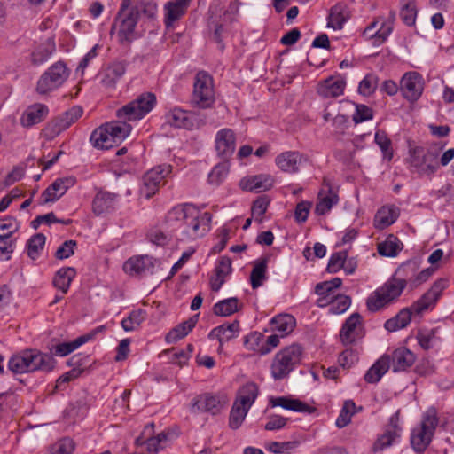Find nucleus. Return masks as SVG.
I'll use <instances>...</instances> for the list:
<instances>
[{"label": "nucleus", "mask_w": 454, "mask_h": 454, "mask_svg": "<svg viewBox=\"0 0 454 454\" xmlns=\"http://www.w3.org/2000/svg\"><path fill=\"white\" fill-rule=\"evenodd\" d=\"M447 286L448 283L445 279L435 281L432 287L410 308L401 309L397 315L387 320L384 324L385 329L388 332H395L405 328L410 324L412 314H420L431 309Z\"/></svg>", "instance_id": "f257e3e1"}, {"label": "nucleus", "mask_w": 454, "mask_h": 454, "mask_svg": "<svg viewBox=\"0 0 454 454\" xmlns=\"http://www.w3.org/2000/svg\"><path fill=\"white\" fill-rule=\"evenodd\" d=\"M168 218L182 222L187 236L197 239L208 231L212 215L207 212L201 213L192 205H184L175 207L168 213Z\"/></svg>", "instance_id": "f03ea898"}, {"label": "nucleus", "mask_w": 454, "mask_h": 454, "mask_svg": "<svg viewBox=\"0 0 454 454\" xmlns=\"http://www.w3.org/2000/svg\"><path fill=\"white\" fill-rule=\"evenodd\" d=\"M55 359L49 354L36 349H27L13 355L9 360V369L14 373L32 372L37 370L51 372L55 367Z\"/></svg>", "instance_id": "7ed1b4c3"}, {"label": "nucleus", "mask_w": 454, "mask_h": 454, "mask_svg": "<svg viewBox=\"0 0 454 454\" xmlns=\"http://www.w3.org/2000/svg\"><path fill=\"white\" fill-rule=\"evenodd\" d=\"M439 425L437 411L429 407L421 416L420 422L411 432V444L416 452H423L431 443Z\"/></svg>", "instance_id": "20e7f679"}, {"label": "nucleus", "mask_w": 454, "mask_h": 454, "mask_svg": "<svg viewBox=\"0 0 454 454\" xmlns=\"http://www.w3.org/2000/svg\"><path fill=\"white\" fill-rule=\"evenodd\" d=\"M442 145L429 148L416 146L410 149V162L414 172L421 176H432L439 168L438 158L442 150Z\"/></svg>", "instance_id": "39448f33"}, {"label": "nucleus", "mask_w": 454, "mask_h": 454, "mask_svg": "<svg viewBox=\"0 0 454 454\" xmlns=\"http://www.w3.org/2000/svg\"><path fill=\"white\" fill-rule=\"evenodd\" d=\"M303 350L301 346L293 344L278 351L272 361L270 372L278 380L286 378L296 365L301 364Z\"/></svg>", "instance_id": "423d86ee"}, {"label": "nucleus", "mask_w": 454, "mask_h": 454, "mask_svg": "<svg viewBox=\"0 0 454 454\" xmlns=\"http://www.w3.org/2000/svg\"><path fill=\"white\" fill-rule=\"evenodd\" d=\"M404 278H392L371 295V313L385 309L395 302L406 287Z\"/></svg>", "instance_id": "0eeeda50"}, {"label": "nucleus", "mask_w": 454, "mask_h": 454, "mask_svg": "<svg viewBox=\"0 0 454 454\" xmlns=\"http://www.w3.org/2000/svg\"><path fill=\"white\" fill-rule=\"evenodd\" d=\"M404 278H392L371 295V313L385 309L395 302L406 287Z\"/></svg>", "instance_id": "6e6552de"}, {"label": "nucleus", "mask_w": 454, "mask_h": 454, "mask_svg": "<svg viewBox=\"0 0 454 454\" xmlns=\"http://www.w3.org/2000/svg\"><path fill=\"white\" fill-rule=\"evenodd\" d=\"M154 94L143 93L135 100L128 103L116 112L117 117L125 121H134L144 118L155 106Z\"/></svg>", "instance_id": "1a4fd4ad"}, {"label": "nucleus", "mask_w": 454, "mask_h": 454, "mask_svg": "<svg viewBox=\"0 0 454 454\" xmlns=\"http://www.w3.org/2000/svg\"><path fill=\"white\" fill-rule=\"evenodd\" d=\"M191 103L201 109L210 108L215 103L213 78L205 71H200L195 76Z\"/></svg>", "instance_id": "9d476101"}, {"label": "nucleus", "mask_w": 454, "mask_h": 454, "mask_svg": "<svg viewBox=\"0 0 454 454\" xmlns=\"http://www.w3.org/2000/svg\"><path fill=\"white\" fill-rule=\"evenodd\" d=\"M69 76V71L62 61L51 66L39 78L36 92L45 95L61 86Z\"/></svg>", "instance_id": "9b49d317"}, {"label": "nucleus", "mask_w": 454, "mask_h": 454, "mask_svg": "<svg viewBox=\"0 0 454 454\" xmlns=\"http://www.w3.org/2000/svg\"><path fill=\"white\" fill-rule=\"evenodd\" d=\"M166 121L171 127L192 130L205 125L204 117L194 111L174 108L166 114Z\"/></svg>", "instance_id": "f8f14e48"}, {"label": "nucleus", "mask_w": 454, "mask_h": 454, "mask_svg": "<svg viewBox=\"0 0 454 454\" xmlns=\"http://www.w3.org/2000/svg\"><path fill=\"white\" fill-rule=\"evenodd\" d=\"M365 328L359 313L351 314L343 323L339 337L340 342L345 345L355 344L365 336Z\"/></svg>", "instance_id": "ddd939ff"}, {"label": "nucleus", "mask_w": 454, "mask_h": 454, "mask_svg": "<svg viewBox=\"0 0 454 454\" xmlns=\"http://www.w3.org/2000/svg\"><path fill=\"white\" fill-rule=\"evenodd\" d=\"M170 165H160L147 171L143 177V185L140 193L150 199L159 190L165 177L171 173Z\"/></svg>", "instance_id": "4468645a"}, {"label": "nucleus", "mask_w": 454, "mask_h": 454, "mask_svg": "<svg viewBox=\"0 0 454 454\" xmlns=\"http://www.w3.org/2000/svg\"><path fill=\"white\" fill-rule=\"evenodd\" d=\"M82 108L80 106L71 107L48 123L44 129L45 137L49 139L54 138L74 123L82 116Z\"/></svg>", "instance_id": "2eb2a0df"}, {"label": "nucleus", "mask_w": 454, "mask_h": 454, "mask_svg": "<svg viewBox=\"0 0 454 454\" xmlns=\"http://www.w3.org/2000/svg\"><path fill=\"white\" fill-rule=\"evenodd\" d=\"M154 424L151 423L146 426L142 433V435L136 439L137 446L146 445V451L148 454H155L160 450L164 449L168 442V434L161 432L157 436H151L153 432Z\"/></svg>", "instance_id": "dca6fc26"}, {"label": "nucleus", "mask_w": 454, "mask_h": 454, "mask_svg": "<svg viewBox=\"0 0 454 454\" xmlns=\"http://www.w3.org/2000/svg\"><path fill=\"white\" fill-rule=\"evenodd\" d=\"M402 427L399 426L398 417L395 414L390 419L389 425L385 432L377 438L375 441L372 450L373 452H380L390 447L400 438Z\"/></svg>", "instance_id": "f3484780"}, {"label": "nucleus", "mask_w": 454, "mask_h": 454, "mask_svg": "<svg viewBox=\"0 0 454 454\" xmlns=\"http://www.w3.org/2000/svg\"><path fill=\"white\" fill-rule=\"evenodd\" d=\"M278 334L270 335L264 341V336L259 333H253L245 339V346L247 349L257 352L260 355H266L279 343Z\"/></svg>", "instance_id": "a211bd4d"}, {"label": "nucleus", "mask_w": 454, "mask_h": 454, "mask_svg": "<svg viewBox=\"0 0 454 454\" xmlns=\"http://www.w3.org/2000/svg\"><path fill=\"white\" fill-rule=\"evenodd\" d=\"M401 90L405 98L416 101L424 90L422 76L416 73H406L401 80Z\"/></svg>", "instance_id": "6ab92c4d"}, {"label": "nucleus", "mask_w": 454, "mask_h": 454, "mask_svg": "<svg viewBox=\"0 0 454 454\" xmlns=\"http://www.w3.org/2000/svg\"><path fill=\"white\" fill-rule=\"evenodd\" d=\"M74 184V178L62 177L56 179L41 195L40 204L44 205L58 200Z\"/></svg>", "instance_id": "aec40b11"}, {"label": "nucleus", "mask_w": 454, "mask_h": 454, "mask_svg": "<svg viewBox=\"0 0 454 454\" xmlns=\"http://www.w3.org/2000/svg\"><path fill=\"white\" fill-rule=\"evenodd\" d=\"M222 407L220 400L209 394L197 395L191 403V411L192 413L209 412L215 415L220 412Z\"/></svg>", "instance_id": "412c9836"}, {"label": "nucleus", "mask_w": 454, "mask_h": 454, "mask_svg": "<svg viewBox=\"0 0 454 454\" xmlns=\"http://www.w3.org/2000/svg\"><path fill=\"white\" fill-rule=\"evenodd\" d=\"M192 0H171L164 4V23L168 28L178 21L186 12Z\"/></svg>", "instance_id": "4be33fe9"}, {"label": "nucleus", "mask_w": 454, "mask_h": 454, "mask_svg": "<svg viewBox=\"0 0 454 454\" xmlns=\"http://www.w3.org/2000/svg\"><path fill=\"white\" fill-rule=\"evenodd\" d=\"M346 81L340 75L330 76L317 86V92L324 98H337L343 94Z\"/></svg>", "instance_id": "5701e85b"}, {"label": "nucleus", "mask_w": 454, "mask_h": 454, "mask_svg": "<svg viewBox=\"0 0 454 454\" xmlns=\"http://www.w3.org/2000/svg\"><path fill=\"white\" fill-rule=\"evenodd\" d=\"M215 150L217 153L228 158L235 151V134L231 129H223L215 136Z\"/></svg>", "instance_id": "b1692460"}, {"label": "nucleus", "mask_w": 454, "mask_h": 454, "mask_svg": "<svg viewBox=\"0 0 454 454\" xmlns=\"http://www.w3.org/2000/svg\"><path fill=\"white\" fill-rule=\"evenodd\" d=\"M49 113L47 106L40 103L27 107L20 118V123L25 128H30L43 121Z\"/></svg>", "instance_id": "393cba45"}, {"label": "nucleus", "mask_w": 454, "mask_h": 454, "mask_svg": "<svg viewBox=\"0 0 454 454\" xmlns=\"http://www.w3.org/2000/svg\"><path fill=\"white\" fill-rule=\"evenodd\" d=\"M55 50V42L52 38L37 43L30 54L31 64L34 66L43 64L51 57Z\"/></svg>", "instance_id": "a878e982"}, {"label": "nucleus", "mask_w": 454, "mask_h": 454, "mask_svg": "<svg viewBox=\"0 0 454 454\" xmlns=\"http://www.w3.org/2000/svg\"><path fill=\"white\" fill-rule=\"evenodd\" d=\"M399 208L394 205L382 206L375 214L374 227L379 230H384L392 225L399 217Z\"/></svg>", "instance_id": "bb28decb"}, {"label": "nucleus", "mask_w": 454, "mask_h": 454, "mask_svg": "<svg viewBox=\"0 0 454 454\" xmlns=\"http://www.w3.org/2000/svg\"><path fill=\"white\" fill-rule=\"evenodd\" d=\"M273 180L269 175H258L245 177L240 180L239 186L244 191L261 192L269 190Z\"/></svg>", "instance_id": "cd10ccee"}, {"label": "nucleus", "mask_w": 454, "mask_h": 454, "mask_svg": "<svg viewBox=\"0 0 454 454\" xmlns=\"http://www.w3.org/2000/svg\"><path fill=\"white\" fill-rule=\"evenodd\" d=\"M391 360L394 372L405 371L414 364L416 356L407 348L400 347L394 350Z\"/></svg>", "instance_id": "c85d7f7f"}, {"label": "nucleus", "mask_w": 454, "mask_h": 454, "mask_svg": "<svg viewBox=\"0 0 454 454\" xmlns=\"http://www.w3.org/2000/svg\"><path fill=\"white\" fill-rule=\"evenodd\" d=\"M302 156L298 152H285L277 156L275 162L284 172L295 173L299 170Z\"/></svg>", "instance_id": "c756f323"}, {"label": "nucleus", "mask_w": 454, "mask_h": 454, "mask_svg": "<svg viewBox=\"0 0 454 454\" xmlns=\"http://www.w3.org/2000/svg\"><path fill=\"white\" fill-rule=\"evenodd\" d=\"M125 72L126 63L124 61H115L104 70L101 83L106 88H113Z\"/></svg>", "instance_id": "7c9ffc66"}, {"label": "nucleus", "mask_w": 454, "mask_h": 454, "mask_svg": "<svg viewBox=\"0 0 454 454\" xmlns=\"http://www.w3.org/2000/svg\"><path fill=\"white\" fill-rule=\"evenodd\" d=\"M231 260L226 256L222 257L215 267V276L210 279L211 289L217 292L225 282V278L231 274Z\"/></svg>", "instance_id": "2f4dec72"}, {"label": "nucleus", "mask_w": 454, "mask_h": 454, "mask_svg": "<svg viewBox=\"0 0 454 454\" xmlns=\"http://www.w3.org/2000/svg\"><path fill=\"white\" fill-rule=\"evenodd\" d=\"M239 331V323L234 321L228 325H222L214 328L208 334L210 339H216L220 342V348L224 341L235 338Z\"/></svg>", "instance_id": "473e14b6"}, {"label": "nucleus", "mask_w": 454, "mask_h": 454, "mask_svg": "<svg viewBox=\"0 0 454 454\" xmlns=\"http://www.w3.org/2000/svg\"><path fill=\"white\" fill-rule=\"evenodd\" d=\"M348 18L349 12L347 5L343 4H337L330 10L327 27H332L334 30H340Z\"/></svg>", "instance_id": "72a5a7b5"}, {"label": "nucleus", "mask_w": 454, "mask_h": 454, "mask_svg": "<svg viewBox=\"0 0 454 454\" xmlns=\"http://www.w3.org/2000/svg\"><path fill=\"white\" fill-rule=\"evenodd\" d=\"M439 333L440 329L438 327L421 330L417 333L416 339L424 350H428L437 348L441 344L442 338Z\"/></svg>", "instance_id": "f704fd0d"}, {"label": "nucleus", "mask_w": 454, "mask_h": 454, "mask_svg": "<svg viewBox=\"0 0 454 454\" xmlns=\"http://www.w3.org/2000/svg\"><path fill=\"white\" fill-rule=\"evenodd\" d=\"M403 243L393 234L388 235L385 240L377 245L378 254L384 257H395L403 249Z\"/></svg>", "instance_id": "c9c22d12"}, {"label": "nucleus", "mask_w": 454, "mask_h": 454, "mask_svg": "<svg viewBox=\"0 0 454 454\" xmlns=\"http://www.w3.org/2000/svg\"><path fill=\"white\" fill-rule=\"evenodd\" d=\"M153 268V263L149 256H137L129 259L123 265L126 273L131 276L140 275Z\"/></svg>", "instance_id": "e433bc0d"}, {"label": "nucleus", "mask_w": 454, "mask_h": 454, "mask_svg": "<svg viewBox=\"0 0 454 454\" xmlns=\"http://www.w3.org/2000/svg\"><path fill=\"white\" fill-rule=\"evenodd\" d=\"M272 406H280L284 409L304 413H312L315 408L308 405L307 403L298 400L291 399L288 397H277L270 399Z\"/></svg>", "instance_id": "4c0bfd02"}, {"label": "nucleus", "mask_w": 454, "mask_h": 454, "mask_svg": "<svg viewBox=\"0 0 454 454\" xmlns=\"http://www.w3.org/2000/svg\"><path fill=\"white\" fill-rule=\"evenodd\" d=\"M372 30H376V32L371 35V43L380 45L393 30V22L390 20H376L371 23V31Z\"/></svg>", "instance_id": "58836bf2"}, {"label": "nucleus", "mask_w": 454, "mask_h": 454, "mask_svg": "<svg viewBox=\"0 0 454 454\" xmlns=\"http://www.w3.org/2000/svg\"><path fill=\"white\" fill-rule=\"evenodd\" d=\"M337 202L338 196L332 192L331 187L327 184L326 190L324 188L319 192L318 202L316 205L315 212L319 215H323Z\"/></svg>", "instance_id": "ea45409f"}, {"label": "nucleus", "mask_w": 454, "mask_h": 454, "mask_svg": "<svg viewBox=\"0 0 454 454\" xmlns=\"http://www.w3.org/2000/svg\"><path fill=\"white\" fill-rule=\"evenodd\" d=\"M115 195L107 192H98L93 200V212L100 215L114 207Z\"/></svg>", "instance_id": "a19ab883"}, {"label": "nucleus", "mask_w": 454, "mask_h": 454, "mask_svg": "<svg viewBox=\"0 0 454 454\" xmlns=\"http://www.w3.org/2000/svg\"><path fill=\"white\" fill-rule=\"evenodd\" d=\"M271 329L278 332L281 337L293 332L295 319L288 314L278 315L270 320Z\"/></svg>", "instance_id": "79ce46f5"}, {"label": "nucleus", "mask_w": 454, "mask_h": 454, "mask_svg": "<svg viewBox=\"0 0 454 454\" xmlns=\"http://www.w3.org/2000/svg\"><path fill=\"white\" fill-rule=\"evenodd\" d=\"M197 316L190 317L188 320L179 324L173 328L166 336L168 342H176L185 337L195 326L197 323Z\"/></svg>", "instance_id": "37998d69"}, {"label": "nucleus", "mask_w": 454, "mask_h": 454, "mask_svg": "<svg viewBox=\"0 0 454 454\" xmlns=\"http://www.w3.org/2000/svg\"><path fill=\"white\" fill-rule=\"evenodd\" d=\"M123 17L121 24L119 34L122 37L121 40L129 41L130 35L133 34L136 25L137 23V17L135 12L128 10L124 12V15H119Z\"/></svg>", "instance_id": "c03bdc74"}, {"label": "nucleus", "mask_w": 454, "mask_h": 454, "mask_svg": "<svg viewBox=\"0 0 454 454\" xmlns=\"http://www.w3.org/2000/svg\"><path fill=\"white\" fill-rule=\"evenodd\" d=\"M90 141L95 147L100 149H108L113 147L114 145L106 124L100 126L98 129L92 132L90 136Z\"/></svg>", "instance_id": "a18cd8bd"}, {"label": "nucleus", "mask_w": 454, "mask_h": 454, "mask_svg": "<svg viewBox=\"0 0 454 454\" xmlns=\"http://www.w3.org/2000/svg\"><path fill=\"white\" fill-rule=\"evenodd\" d=\"M258 393L259 389L256 384L253 382L247 383L240 388L239 392V396L235 401L246 406V408L250 409V407L255 401Z\"/></svg>", "instance_id": "49530a36"}, {"label": "nucleus", "mask_w": 454, "mask_h": 454, "mask_svg": "<svg viewBox=\"0 0 454 454\" xmlns=\"http://www.w3.org/2000/svg\"><path fill=\"white\" fill-rule=\"evenodd\" d=\"M74 277L75 270L74 268H62L57 271L53 279V284L55 287L61 290L63 293H67Z\"/></svg>", "instance_id": "de8ad7c7"}, {"label": "nucleus", "mask_w": 454, "mask_h": 454, "mask_svg": "<svg viewBox=\"0 0 454 454\" xmlns=\"http://www.w3.org/2000/svg\"><path fill=\"white\" fill-rule=\"evenodd\" d=\"M362 407H356L352 400H347L344 402L340 412L336 419L335 425L339 428H343L348 426L351 421V417L360 411Z\"/></svg>", "instance_id": "09e8293b"}, {"label": "nucleus", "mask_w": 454, "mask_h": 454, "mask_svg": "<svg viewBox=\"0 0 454 454\" xmlns=\"http://www.w3.org/2000/svg\"><path fill=\"white\" fill-rule=\"evenodd\" d=\"M267 262L268 259L266 257L254 262L250 275V282L254 289L260 287L266 279Z\"/></svg>", "instance_id": "8fccbe9b"}, {"label": "nucleus", "mask_w": 454, "mask_h": 454, "mask_svg": "<svg viewBox=\"0 0 454 454\" xmlns=\"http://www.w3.org/2000/svg\"><path fill=\"white\" fill-rule=\"evenodd\" d=\"M239 310V300L235 297L218 301L214 305L213 311L215 315L228 317Z\"/></svg>", "instance_id": "3c124183"}, {"label": "nucleus", "mask_w": 454, "mask_h": 454, "mask_svg": "<svg viewBox=\"0 0 454 454\" xmlns=\"http://www.w3.org/2000/svg\"><path fill=\"white\" fill-rule=\"evenodd\" d=\"M114 144L122 141L130 132V125L125 121L106 124Z\"/></svg>", "instance_id": "603ef678"}, {"label": "nucleus", "mask_w": 454, "mask_h": 454, "mask_svg": "<svg viewBox=\"0 0 454 454\" xmlns=\"http://www.w3.org/2000/svg\"><path fill=\"white\" fill-rule=\"evenodd\" d=\"M249 408L234 402L229 418V426L231 429H238L243 423Z\"/></svg>", "instance_id": "864d4df0"}, {"label": "nucleus", "mask_w": 454, "mask_h": 454, "mask_svg": "<svg viewBox=\"0 0 454 454\" xmlns=\"http://www.w3.org/2000/svg\"><path fill=\"white\" fill-rule=\"evenodd\" d=\"M390 368V356L383 355L371 366V383L378 382Z\"/></svg>", "instance_id": "5fc2aeb1"}, {"label": "nucleus", "mask_w": 454, "mask_h": 454, "mask_svg": "<svg viewBox=\"0 0 454 454\" xmlns=\"http://www.w3.org/2000/svg\"><path fill=\"white\" fill-rule=\"evenodd\" d=\"M400 17L407 26H413L417 17V7L414 0H401Z\"/></svg>", "instance_id": "6e6d98bb"}, {"label": "nucleus", "mask_w": 454, "mask_h": 454, "mask_svg": "<svg viewBox=\"0 0 454 454\" xmlns=\"http://www.w3.org/2000/svg\"><path fill=\"white\" fill-rule=\"evenodd\" d=\"M90 339V335L80 336L74 341L56 345L53 348V352L56 356H65L73 352L74 350H75L77 348H79L81 345L84 344Z\"/></svg>", "instance_id": "4d7b16f0"}, {"label": "nucleus", "mask_w": 454, "mask_h": 454, "mask_svg": "<svg viewBox=\"0 0 454 454\" xmlns=\"http://www.w3.org/2000/svg\"><path fill=\"white\" fill-rule=\"evenodd\" d=\"M45 241L46 238L42 233H36L28 239L27 244V255L32 260L39 257L41 251L44 247Z\"/></svg>", "instance_id": "13d9d810"}, {"label": "nucleus", "mask_w": 454, "mask_h": 454, "mask_svg": "<svg viewBox=\"0 0 454 454\" xmlns=\"http://www.w3.org/2000/svg\"><path fill=\"white\" fill-rule=\"evenodd\" d=\"M145 319V311L139 309L133 310L127 318L121 321V326L126 332L136 330Z\"/></svg>", "instance_id": "bf43d9fd"}, {"label": "nucleus", "mask_w": 454, "mask_h": 454, "mask_svg": "<svg viewBox=\"0 0 454 454\" xmlns=\"http://www.w3.org/2000/svg\"><path fill=\"white\" fill-rule=\"evenodd\" d=\"M351 305V298L346 294H339L331 299V307L329 312L334 315H340L348 309Z\"/></svg>", "instance_id": "052dcab7"}, {"label": "nucleus", "mask_w": 454, "mask_h": 454, "mask_svg": "<svg viewBox=\"0 0 454 454\" xmlns=\"http://www.w3.org/2000/svg\"><path fill=\"white\" fill-rule=\"evenodd\" d=\"M374 142L382 152L383 158L390 160L393 157V151L391 148V141L383 131H376L374 136Z\"/></svg>", "instance_id": "680f3d73"}, {"label": "nucleus", "mask_w": 454, "mask_h": 454, "mask_svg": "<svg viewBox=\"0 0 454 454\" xmlns=\"http://www.w3.org/2000/svg\"><path fill=\"white\" fill-rule=\"evenodd\" d=\"M130 11L135 12L137 18L140 14L153 18L157 12V4L153 0H140Z\"/></svg>", "instance_id": "e2e57ef3"}, {"label": "nucleus", "mask_w": 454, "mask_h": 454, "mask_svg": "<svg viewBox=\"0 0 454 454\" xmlns=\"http://www.w3.org/2000/svg\"><path fill=\"white\" fill-rule=\"evenodd\" d=\"M348 254L346 251H340L333 254L328 262L326 270L329 273H336L344 268Z\"/></svg>", "instance_id": "0e129e2a"}, {"label": "nucleus", "mask_w": 454, "mask_h": 454, "mask_svg": "<svg viewBox=\"0 0 454 454\" xmlns=\"http://www.w3.org/2000/svg\"><path fill=\"white\" fill-rule=\"evenodd\" d=\"M74 450V442L70 438H63L51 448V454H72Z\"/></svg>", "instance_id": "69168bd1"}, {"label": "nucleus", "mask_w": 454, "mask_h": 454, "mask_svg": "<svg viewBox=\"0 0 454 454\" xmlns=\"http://www.w3.org/2000/svg\"><path fill=\"white\" fill-rule=\"evenodd\" d=\"M76 247V241L67 240L56 251L55 257L59 260L69 258L74 254V248Z\"/></svg>", "instance_id": "338daca9"}, {"label": "nucleus", "mask_w": 454, "mask_h": 454, "mask_svg": "<svg viewBox=\"0 0 454 454\" xmlns=\"http://www.w3.org/2000/svg\"><path fill=\"white\" fill-rule=\"evenodd\" d=\"M270 200L266 196L259 197L252 207V215L254 217H262L267 211Z\"/></svg>", "instance_id": "774afa93"}]
</instances>
